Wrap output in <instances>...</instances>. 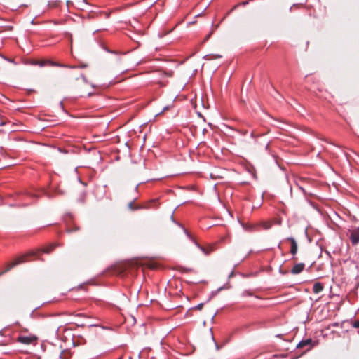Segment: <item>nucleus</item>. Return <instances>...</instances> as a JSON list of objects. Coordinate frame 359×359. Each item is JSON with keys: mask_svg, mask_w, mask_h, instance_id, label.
<instances>
[{"mask_svg": "<svg viewBox=\"0 0 359 359\" xmlns=\"http://www.w3.org/2000/svg\"><path fill=\"white\" fill-rule=\"evenodd\" d=\"M91 323H98L97 321H93V322L92 320H91Z\"/></svg>", "mask_w": 359, "mask_h": 359, "instance_id": "7c9ffc66", "label": "nucleus"}, {"mask_svg": "<svg viewBox=\"0 0 359 359\" xmlns=\"http://www.w3.org/2000/svg\"><path fill=\"white\" fill-rule=\"evenodd\" d=\"M262 225L265 229H269L271 227V224L269 223L264 222L262 224Z\"/></svg>", "mask_w": 359, "mask_h": 359, "instance_id": "dca6fc26", "label": "nucleus"}, {"mask_svg": "<svg viewBox=\"0 0 359 359\" xmlns=\"http://www.w3.org/2000/svg\"><path fill=\"white\" fill-rule=\"evenodd\" d=\"M91 87L94 88H95L96 86H95V85H91Z\"/></svg>", "mask_w": 359, "mask_h": 359, "instance_id": "2f4dec72", "label": "nucleus"}, {"mask_svg": "<svg viewBox=\"0 0 359 359\" xmlns=\"http://www.w3.org/2000/svg\"><path fill=\"white\" fill-rule=\"evenodd\" d=\"M304 267H305V264L304 263L297 264L291 269V273L299 274L304 270Z\"/></svg>", "mask_w": 359, "mask_h": 359, "instance_id": "6e6552de", "label": "nucleus"}, {"mask_svg": "<svg viewBox=\"0 0 359 359\" xmlns=\"http://www.w3.org/2000/svg\"><path fill=\"white\" fill-rule=\"evenodd\" d=\"M211 34H212V33H211V32H210V33L206 36V37H205V41H207V40H208V39H209V38L210 37V36H211Z\"/></svg>", "mask_w": 359, "mask_h": 359, "instance_id": "aec40b11", "label": "nucleus"}, {"mask_svg": "<svg viewBox=\"0 0 359 359\" xmlns=\"http://www.w3.org/2000/svg\"><path fill=\"white\" fill-rule=\"evenodd\" d=\"M249 4V1H243L241 3H240L239 4H237L234 7H233V9L237 8L238 6H245L246 5H248Z\"/></svg>", "mask_w": 359, "mask_h": 359, "instance_id": "2eb2a0df", "label": "nucleus"}, {"mask_svg": "<svg viewBox=\"0 0 359 359\" xmlns=\"http://www.w3.org/2000/svg\"><path fill=\"white\" fill-rule=\"evenodd\" d=\"M216 314H217V313H215L212 316V320H214V318H215V317Z\"/></svg>", "mask_w": 359, "mask_h": 359, "instance_id": "b1692460", "label": "nucleus"}, {"mask_svg": "<svg viewBox=\"0 0 359 359\" xmlns=\"http://www.w3.org/2000/svg\"><path fill=\"white\" fill-rule=\"evenodd\" d=\"M101 46L102 47V48H103L105 51H107V52H109V50H107V48L106 47L103 46L102 45Z\"/></svg>", "mask_w": 359, "mask_h": 359, "instance_id": "412c9836", "label": "nucleus"}, {"mask_svg": "<svg viewBox=\"0 0 359 359\" xmlns=\"http://www.w3.org/2000/svg\"><path fill=\"white\" fill-rule=\"evenodd\" d=\"M61 359H69V353L67 351H62L60 355Z\"/></svg>", "mask_w": 359, "mask_h": 359, "instance_id": "f8f14e48", "label": "nucleus"}, {"mask_svg": "<svg viewBox=\"0 0 359 359\" xmlns=\"http://www.w3.org/2000/svg\"><path fill=\"white\" fill-rule=\"evenodd\" d=\"M184 231L185 233V234L188 236V238H189L194 243V244L196 245V246L200 249V250L205 255H208L212 251V248H204L203 247L202 245H199L192 237L189 234V233L185 229H184Z\"/></svg>", "mask_w": 359, "mask_h": 359, "instance_id": "f03ea898", "label": "nucleus"}, {"mask_svg": "<svg viewBox=\"0 0 359 359\" xmlns=\"http://www.w3.org/2000/svg\"><path fill=\"white\" fill-rule=\"evenodd\" d=\"M90 149H91V156H93V158L95 160H100V155H99V151H97L95 149H94L93 147H90Z\"/></svg>", "mask_w": 359, "mask_h": 359, "instance_id": "9d476101", "label": "nucleus"}, {"mask_svg": "<svg viewBox=\"0 0 359 359\" xmlns=\"http://www.w3.org/2000/svg\"><path fill=\"white\" fill-rule=\"evenodd\" d=\"M223 289V287H221L218 289L219 291L222 290Z\"/></svg>", "mask_w": 359, "mask_h": 359, "instance_id": "cd10ccee", "label": "nucleus"}, {"mask_svg": "<svg viewBox=\"0 0 359 359\" xmlns=\"http://www.w3.org/2000/svg\"><path fill=\"white\" fill-rule=\"evenodd\" d=\"M210 55H207L204 57L205 59H208V57H209Z\"/></svg>", "mask_w": 359, "mask_h": 359, "instance_id": "a878e982", "label": "nucleus"}, {"mask_svg": "<svg viewBox=\"0 0 359 359\" xmlns=\"http://www.w3.org/2000/svg\"><path fill=\"white\" fill-rule=\"evenodd\" d=\"M92 7H93V4H91V8H92ZM90 12H91V14H92V13H94L95 11H94L93 10H92V9H91V10H90Z\"/></svg>", "mask_w": 359, "mask_h": 359, "instance_id": "393cba45", "label": "nucleus"}, {"mask_svg": "<svg viewBox=\"0 0 359 359\" xmlns=\"http://www.w3.org/2000/svg\"><path fill=\"white\" fill-rule=\"evenodd\" d=\"M286 240L289 241L291 243L290 253L293 255L292 258L294 259V255L297 252V249H298L297 243L293 237H288V238H287Z\"/></svg>", "mask_w": 359, "mask_h": 359, "instance_id": "423d86ee", "label": "nucleus"}, {"mask_svg": "<svg viewBox=\"0 0 359 359\" xmlns=\"http://www.w3.org/2000/svg\"><path fill=\"white\" fill-rule=\"evenodd\" d=\"M91 328H94L93 332L97 335H101L104 330L109 329L108 327L100 325L99 323H91Z\"/></svg>", "mask_w": 359, "mask_h": 359, "instance_id": "39448f33", "label": "nucleus"}, {"mask_svg": "<svg viewBox=\"0 0 359 359\" xmlns=\"http://www.w3.org/2000/svg\"><path fill=\"white\" fill-rule=\"evenodd\" d=\"M101 141V137L100 136L93 135V137H91V143Z\"/></svg>", "mask_w": 359, "mask_h": 359, "instance_id": "ddd939ff", "label": "nucleus"}, {"mask_svg": "<svg viewBox=\"0 0 359 359\" xmlns=\"http://www.w3.org/2000/svg\"><path fill=\"white\" fill-rule=\"evenodd\" d=\"M177 225H178V226H181L182 228H183V226H182L180 224H179V223H177Z\"/></svg>", "mask_w": 359, "mask_h": 359, "instance_id": "c756f323", "label": "nucleus"}, {"mask_svg": "<svg viewBox=\"0 0 359 359\" xmlns=\"http://www.w3.org/2000/svg\"><path fill=\"white\" fill-rule=\"evenodd\" d=\"M82 67H87V65H83L81 66Z\"/></svg>", "mask_w": 359, "mask_h": 359, "instance_id": "c85d7f7f", "label": "nucleus"}, {"mask_svg": "<svg viewBox=\"0 0 359 359\" xmlns=\"http://www.w3.org/2000/svg\"><path fill=\"white\" fill-rule=\"evenodd\" d=\"M167 109H168V107H165L163 108V111L167 110Z\"/></svg>", "mask_w": 359, "mask_h": 359, "instance_id": "bb28decb", "label": "nucleus"}, {"mask_svg": "<svg viewBox=\"0 0 359 359\" xmlns=\"http://www.w3.org/2000/svg\"><path fill=\"white\" fill-rule=\"evenodd\" d=\"M313 346H314V344H313V340L311 338H308V339H302V341H300L297 344V348H303V347H305V346H308V348L306 349V351H309Z\"/></svg>", "mask_w": 359, "mask_h": 359, "instance_id": "20e7f679", "label": "nucleus"}, {"mask_svg": "<svg viewBox=\"0 0 359 359\" xmlns=\"http://www.w3.org/2000/svg\"><path fill=\"white\" fill-rule=\"evenodd\" d=\"M323 285L321 283H319V282H316L313 284V292L315 293V294H318L320 293V292L323 291Z\"/></svg>", "mask_w": 359, "mask_h": 359, "instance_id": "1a4fd4ad", "label": "nucleus"}, {"mask_svg": "<svg viewBox=\"0 0 359 359\" xmlns=\"http://www.w3.org/2000/svg\"><path fill=\"white\" fill-rule=\"evenodd\" d=\"M353 325L355 328H359V321H355Z\"/></svg>", "mask_w": 359, "mask_h": 359, "instance_id": "a211bd4d", "label": "nucleus"}, {"mask_svg": "<svg viewBox=\"0 0 359 359\" xmlns=\"http://www.w3.org/2000/svg\"><path fill=\"white\" fill-rule=\"evenodd\" d=\"M133 203H134V201H131L130 203H128V207L130 210H138V209H140L142 208L141 206H134L133 205Z\"/></svg>", "mask_w": 359, "mask_h": 359, "instance_id": "9b49d317", "label": "nucleus"}, {"mask_svg": "<svg viewBox=\"0 0 359 359\" xmlns=\"http://www.w3.org/2000/svg\"><path fill=\"white\" fill-rule=\"evenodd\" d=\"M36 340V337L32 336H20L18 341L25 344H30Z\"/></svg>", "mask_w": 359, "mask_h": 359, "instance_id": "0eeeda50", "label": "nucleus"}, {"mask_svg": "<svg viewBox=\"0 0 359 359\" xmlns=\"http://www.w3.org/2000/svg\"><path fill=\"white\" fill-rule=\"evenodd\" d=\"M222 56L219 55H214L215 58H220Z\"/></svg>", "mask_w": 359, "mask_h": 359, "instance_id": "4be33fe9", "label": "nucleus"}, {"mask_svg": "<svg viewBox=\"0 0 359 359\" xmlns=\"http://www.w3.org/2000/svg\"><path fill=\"white\" fill-rule=\"evenodd\" d=\"M233 275H234V271H232L229 273V275L228 276V278H231V277H233Z\"/></svg>", "mask_w": 359, "mask_h": 359, "instance_id": "6ab92c4d", "label": "nucleus"}, {"mask_svg": "<svg viewBox=\"0 0 359 359\" xmlns=\"http://www.w3.org/2000/svg\"><path fill=\"white\" fill-rule=\"evenodd\" d=\"M39 65H40V66H41V67H42V66H43V65H44V62H40V63H39Z\"/></svg>", "mask_w": 359, "mask_h": 359, "instance_id": "5701e85b", "label": "nucleus"}, {"mask_svg": "<svg viewBox=\"0 0 359 359\" xmlns=\"http://www.w3.org/2000/svg\"><path fill=\"white\" fill-rule=\"evenodd\" d=\"M54 248H55L54 245H48V246H46V247L42 248L41 250L30 251L28 253H26L25 255H22L18 257L13 262H12L10 264H8V266H7V269L1 273L0 275L3 274L5 272L8 271L12 268H13L14 266H17V265H18L20 264H22V263H24V262H26L29 261V259H27L29 257L35 256V257H36V258L38 259H41V258H39L38 257V255H39V253L41 252H43V253H50V252H51L53 251Z\"/></svg>", "mask_w": 359, "mask_h": 359, "instance_id": "f257e3e1", "label": "nucleus"}, {"mask_svg": "<svg viewBox=\"0 0 359 359\" xmlns=\"http://www.w3.org/2000/svg\"><path fill=\"white\" fill-rule=\"evenodd\" d=\"M203 305H204V304H203V303H200V304H198L197 306H196L194 307V309H198V310H201V309H202V308H203Z\"/></svg>", "mask_w": 359, "mask_h": 359, "instance_id": "f3484780", "label": "nucleus"}, {"mask_svg": "<svg viewBox=\"0 0 359 359\" xmlns=\"http://www.w3.org/2000/svg\"><path fill=\"white\" fill-rule=\"evenodd\" d=\"M241 295H242V297H247V296H252V294L250 291L245 290L243 292Z\"/></svg>", "mask_w": 359, "mask_h": 359, "instance_id": "4468645a", "label": "nucleus"}, {"mask_svg": "<svg viewBox=\"0 0 359 359\" xmlns=\"http://www.w3.org/2000/svg\"><path fill=\"white\" fill-rule=\"evenodd\" d=\"M348 237L353 245H357L359 243V227L350 231Z\"/></svg>", "mask_w": 359, "mask_h": 359, "instance_id": "7ed1b4c3", "label": "nucleus"}, {"mask_svg": "<svg viewBox=\"0 0 359 359\" xmlns=\"http://www.w3.org/2000/svg\"><path fill=\"white\" fill-rule=\"evenodd\" d=\"M278 247L280 248V243L278 244Z\"/></svg>", "mask_w": 359, "mask_h": 359, "instance_id": "473e14b6", "label": "nucleus"}]
</instances>
